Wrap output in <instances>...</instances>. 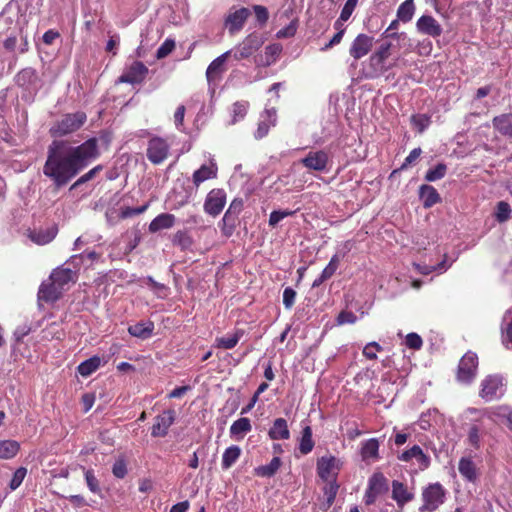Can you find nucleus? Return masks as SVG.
<instances>
[{
    "label": "nucleus",
    "instance_id": "obj_1",
    "mask_svg": "<svg viewBox=\"0 0 512 512\" xmlns=\"http://www.w3.org/2000/svg\"><path fill=\"white\" fill-rule=\"evenodd\" d=\"M86 121V113L76 111L62 115L49 128V134L55 140L48 146L43 174L57 188L67 185L100 156L99 142L95 137L89 138L79 145L57 139L77 132Z\"/></svg>",
    "mask_w": 512,
    "mask_h": 512
},
{
    "label": "nucleus",
    "instance_id": "obj_2",
    "mask_svg": "<svg viewBox=\"0 0 512 512\" xmlns=\"http://www.w3.org/2000/svg\"><path fill=\"white\" fill-rule=\"evenodd\" d=\"M446 499V490L439 482L429 484L422 491V505L419 507L420 512L436 511Z\"/></svg>",
    "mask_w": 512,
    "mask_h": 512
},
{
    "label": "nucleus",
    "instance_id": "obj_3",
    "mask_svg": "<svg viewBox=\"0 0 512 512\" xmlns=\"http://www.w3.org/2000/svg\"><path fill=\"white\" fill-rule=\"evenodd\" d=\"M504 393L505 382L501 374H489L481 381L479 396L486 402L499 399Z\"/></svg>",
    "mask_w": 512,
    "mask_h": 512
},
{
    "label": "nucleus",
    "instance_id": "obj_4",
    "mask_svg": "<svg viewBox=\"0 0 512 512\" xmlns=\"http://www.w3.org/2000/svg\"><path fill=\"white\" fill-rule=\"evenodd\" d=\"M394 47L392 42L383 41L377 49L370 55L369 64L373 68V72L367 74V78H375L387 72L391 66H386L385 63L391 55V50Z\"/></svg>",
    "mask_w": 512,
    "mask_h": 512
},
{
    "label": "nucleus",
    "instance_id": "obj_5",
    "mask_svg": "<svg viewBox=\"0 0 512 512\" xmlns=\"http://www.w3.org/2000/svg\"><path fill=\"white\" fill-rule=\"evenodd\" d=\"M478 369V357L476 353L468 351L459 361L456 379L458 382L470 384L475 379Z\"/></svg>",
    "mask_w": 512,
    "mask_h": 512
},
{
    "label": "nucleus",
    "instance_id": "obj_6",
    "mask_svg": "<svg viewBox=\"0 0 512 512\" xmlns=\"http://www.w3.org/2000/svg\"><path fill=\"white\" fill-rule=\"evenodd\" d=\"M170 154V144L167 139L153 136L147 143L146 156L154 165L162 164Z\"/></svg>",
    "mask_w": 512,
    "mask_h": 512
},
{
    "label": "nucleus",
    "instance_id": "obj_7",
    "mask_svg": "<svg viewBox=\"0 0 512 512\" xmlns=\"http://www.w3.org/2000/svg\"><path fill=\"white\" fill-rule=\"evenodd\" d=\"M343 462L333 455L318 458L316 464L317 475L322 481L336 479Z\"/></svg>",
    "mask_w": 512,
    "mask_h": 512
},
{
    "label": "nucleus",
    "instance_id": "obj_8",
    "mask_svg": "<svg viewBox=\"0 0 512 512\" xmlns=\"http://www.w3.org/2000/svg\"><path fill=\"white\" fill-rule=\"evenodd\" d=\"M227 195L224 189L214 188L210 190L204 201V211L212 216H218L226 205Z\"/></svg>",
    "mask_w": 512,
    "mask_h": 512
},
{
    "label": "nucleus",
    "instance_id": "obj_9",
    "mask_svg": "<svg viewBox=\"0 0 512 512\" xmlns=\"http://www.w3.org/2000/svg\"><path fill=\"white\" fill-rule=\"evenodd\" d=\"M262 44L263 40L261 36L257 33H251L237 45L233 57L236 60L247 59L257 52Z\"/></svg>",
    "mask_w": 512,
    "mask_h": 512
},
{
    "label": "nucleus",
    "instance_id": "obj_10",
    "mask_svg": "<svg viewBox=\"0 0 512 512\" xmlns=\"http://www.w3.org/2000/svg\"><path fill=\"white\" fill-rule=\"evenodd\" d=\"M148 72H149V70L143 62L134 61L119 76L117 82L118 83H127V84H132V85L140 84L145 80Z\"/></svg>",
    "mask_w": 512,
    "mask_h": 512
},
{
    "label": "nucleus",
    "instance_id": "obj_11",
    "mask_svg": "<svg viewBox=\"0 0 512 512\" xmlns=\"http://www.w3.org/2000/svg\"><path fill=\"white\" fill-rule=\"evenodd\" d=\"M374 37L365 33L358 34L351 42L349 47V55L358 61L367 56L373 48Z\"/></svg>",
    "mask_w": 512,
    "mask_h": 512
},
{
    "label": "nucleus",
    "instance_id": "obj_12",
    "mask_svg": "<svg viewBox=\"0 0 512 512\" xmlns=\"http://www.w3.org/2000/svg\"><path fill=\"white\" fill-rule=\"evenodd\" d=\"M175 421V411L172 409L163 411L162 414L154 418V423L151 427V436L165 437L168 434L169 428Z\"/></svg>",
    "mask_w": 512,
    "mask_h": 512
},
{
    "label": "nucleus",
    "instance_id": "obj_13",
    "mask_svg": "<svg viewBox=\"0 0 512 512\" xmlns=\"http://www.w3.org/2000/svg\"><path fill=\"white\" fill-rule=\"evenodd\" d=\"M397 459L402 462H410L416 460L421 470L427 469L431 464V459L419 445H413L411 448L403 451L397 456Z\"/></svg>",
    "mask_w": 512,
    "mask_h": 512
},
{
    "label": "nucleus",
    "instance_id": "obj_14",
    "mask_svg": "<svg viewBox=\"0 0 512 512\" xmlns=\"http://www.w3.org/2000/svg\"><path fill=\"white\" fill-rule=\"evenodd\" d=\"M64 293V289L49 277L48 280L42 282L38 290V300L46 303H53L59 300Z\"/></svg>",
    "mask_w": 512,
    "mask_h": 512
},
{
    "label": "nucleus",
    "instance_id": "obj_15",
    "mask_svg": "<svg viewBox=\"0 0 512 512\" xmlns=\"http://www.w3.org/2000/svg\"><path fill=\"white\" fill-rule=\"evenodd\" d=\"M51 280L55 281L64 291L68 290L70 284L76 283L78 270H72L63 266L55 268L50 274Z\"/></svg>",
    "mask_w": 512,
    "mask_h": 512
},
{
    "label": "nucleus",
    "instance_id": "obj_16",
    "mask_svg": "<svg viewBox=\"0 0 512 512\" xmlns=\"http://www.w3.org/2000/svg\"><path fill=\"white\" fill-rule=\"evenodd\" d=\"M328 162L329 156L323 150L310 151L303 159H301V164L304 167L319 172L327 169Z\"/></svg>",
    "mask_w": 512,
    "mask_h": 512
},
{
    "label": "nucleus",
    "instance_id": "obj_17",
    "mask_svg": "<svg viewBox=\"0 0 512 512\" xmlns=\"http://www.w3.org/2000/svg\"><path fill=\"white\" fill-rule=\"evenodd\" d=\"M417 31L432 38H438L443 32L441 24L431 15H422L416 22Z\"/></svg>",
    "mask_w": 512,
    "mask_h": 512
},
{
    "label": "nucleus",
    "instance_id": "obj_18",
    "mask_svg": "<svg viewBox=\"0 0 512 512\" xmlns=\"http://www.w3.org/2000/svg\"><path fill=\"white\" fill-rule=\"evenodd\" d=\"M250 14V10L245 7L231 12L225 20V25L228 28L229 33L233 35L239 32L244 27V24Z\"/></svg>",
    "mask_w": 512,
    "mask_h": 512
},
{
    "label": "nucleus",
    "instance_id": "obj_19",
    "mask_svg": "<svg viewBox=\"0 0 512 512\" xmlns=\"http://www.w3.org/2000/svg\"><path fill=\"white\" fill-rule=\"evenodd\" d=\"M58 233L56 224H52L47 228H40L38 230H28V238L37 245H46L53 241Z\"/></svg>",
    "mask_w": 512,
    "mask_h": 512
},
{
    "label": "nucleus",
    "instance_id": "obj_20",
    "mask_svg": "<svg viewBox=\"0 0 512 512\" xmlns=\"http://www.w3.org/2000/svg\"><path fill=\"white\" fill-rule=\"evenodd\" d=\"M277 114L275 108L265 109L260 116L257 130L255 132L256 139H262L268 135L271 127L276 125Z\"/></svg>",
    "mask_w": 512,
    "mask_h": 512
},
{
    "label": "nucleus",
    "instance_id": "obj_21",
    "mask_svg": "<svg viewBox=\"0 0 512 512\" xmlns=\"http://www.w3.org/2000/svg\"><path fill=\"white\" fill-rule=\"evenodd\" d=\"M458 470L462 478L467 482L476 483L479 478V469L471 456L460 458Z\"/></svg>",
    "mask_w": 512,
    "mask_h": 512
},
{
    "label": "nucleus",
    "instance_id": "obj_22",
    "mask_svg": "<svg viewBox=\"0 0 512 512\" xmlns=\"http://www.w3.org/2000/svg\"><path fill=\"white\" fill-rule=\"evenodd\" d=\"M218 167L215 163L210 165H202L199 169L194 171L192 175V182L198 188L204 181L217 178Z\"/></svg>",
    "mask_w": 512,
    "mask_h": 512
},
{
    "label": "nucleus",
    "instance_id": "obj_23",
    "mask_svg": "<svg viewBox=\"0 0 512 512\" xmlns=\"http://www.w3.org/2000/svg\"><path fill=\"white\" fill-rule=\"evenodd\" d=\"M414 494L408 491L407 486L398 481H392V499L396 501L399 507H403L406 503L412 501Z\"/></svg>",
    "mask_w": 512,
    "mask_h": 512
},
{
    "label": "nucleus",
    "instance_id": "obj_24",
    "mask_svg": "<svg viewBox=\"0 0 512 512\" xmlns=\"http://www.w3.org/2000/svg\"><path fill=\"white\" fill-rule=\"evenodd\" d=\"M379 441L376 438H370L361 443L360 455L363 461H377L380 459L379 455Z\"/></svg>",
    "mask_w": 512,
    "mask_h": 512
},
{
    "label": "nucleus",
    "instance_id": "obj_25",
    "mask_svg": "<svg viewBox=\"0 0 512 512\" xmlns=\"http://www.w3.org/2000/svg\"><path fill=\"white\" fill-rule=\"evenodd\" d=\"M244 334L245 331L243 329H236L231 334L217 337L214 342V347L224 350L233 349L244 336Z\"/></svg>",
    "mask_w": 512,
    "mask_h": 512
},
{
    "label": "nucleus",
    "instance_id": "obj_26",
    "mask_svg": "<svg viewBox=\"0 0 512 512\" xmlns=\"http://www.w3.org/2000/svg\"><path fill=\"white\" fill-rule=\"evenodd\" d=\"M493 128L501 135L512 138V113H503L492 119Z\"/></svg>",
    "mask_w": 512,
    "mask_h": 512
},
{
    "label": "nucleus",
    "instance_id": "obj_27",
    "mask_svg": "<svg viewBox=\"0 0 512 512\" xmlns=\"http://www.w3.org/2000/svg\"><path fill=\"white\" fill-rule=\"evenodd\" d=\"M268 436L272 440H287L290 438V431L286 419L277 418L274 420L268 431Z\"/></svg>",
    "mask_w": 512,
    "mask_h": 512
},
{
    "label": "nucleus",
    "instance_id": "obj_28",
    "mask_svg": "<svg viewBox=\"0 0 512 512\" xmlns=\"http://www.w3.org/2000/svg\"><path fill=\"white\" fill-rule=\"evenodd\" d=\"M176 218L170 213H161L157 215L149 224V232L156 233L163 229H170L174 226Z\"/></svg>",
    "mask_w": 512,
    "mask_h": 512
},
{
    "label": "nucleus",
    "instance_id": "obj_29",
    "mask_svg": "<svg viewBox=\"0 0 512 512\" xmlns=\"http://www.w3.org/2000/svg\"><path fill=\"white\" fill-rule=\"evenodd\" d=\"M39 81L37 72L32 68L22 69L16 75V83L18 86L30 89L34 88Z\"/></svg>",
    "mask_w": 512,
    "mask_h": 512
},
{
    "label": "nucleus",
    "instance_id": "obj_30",
    "mask_svg": "<svg viewBox=\"0 0 512 512\" xmlns=\"http://www.w3.org/2000/svg\"><path fill=\"white\" fill-rule=\"evenodd\" d=\"M230 54L231 51H226L209 64L206 70V77L208 81L216 79L222 72L225 71L224 64Z\"/></svg>",
    "mask_w": 512,
    "mask_h": 512
},
{
    "label": "nucleus",
    "instance_id": "obj_31",
    "mask_svg": "<svg viewBox=\"0 0 512 512\" xmlns=\"http://www.w3.org/2000/svg\"><path fill=\"white\" fill-rule=\"evenodd\" d=\"M419 196L423 202L424 208H431L441 202L438 191L431 185H422L419 189Z\"/></svg>",
    "mask_w": 512,
    "mask_h": 512
},
{
    "label": "nucleus",
    "instance_id": "obj_32",
    "mask_svg": "<svg viewBox=\"0 0 512 512\" xmlns=\"http://www.w3.org/2000/svg\"><path fill=\"white\" fill-rule=\"evenodd\" d=\"M486 434L482 423H471L467 432V443L475 450L481 448V439Z\"/></svg>",
    "mask_w": 512,
    "mask_h": 512
},
{
    "label": "nucleus",
    "instance_id": "obj_33",
    "mask_svg": "<svg viewBox=\"0 0 512 512\" xmlns=\"http://www.w3.org/2000/svg\"><path fill=\"white\" fill-rule=\"evenodd\" d=\"M153 330L154 323L152 321L138 322L128 328V332L131 336L141 339L149 338L152 335Z\"/></svg>",
    "mask_w": 512,
    "mask_h": 512
},
{
    "label": "nucleus",
    "instance_id": "obj_34",
    "mask_svg": "<svg viewBox=\"0 0 512 512\" xmlns=\"http://www.w3.org/2000/svg\"><path fill=\"white\" fill-rule=\"evenodd\" d=\"M502 343L506 348L512 350V307L503 316Z\"/></svg>",
    "mask_w": 512,
    "mask_h": 512
},
{
    "label": "nucleus",
    "instance_id": "obj_35",
    "mask_svg": "<svg viewBox=\"0 0 512 512\" xmlns=\"http://www.w3.org/2000/svg\"><path fill=\"white\" fill-rule=\"evenodd\" d=\"M282 465L279 457H273L269 464L261 465L254 469V475L258 477H273Z\"/></svg>",
    "mask_w": 512,
    "mask_h": 512
},
{
    "label": "nucleus",
    "instance_id": "obj_36",
    "mask_svg": "<svg viewBox=\"0 0 512 512\" xmlns=\"http://www.w3.org/2000/svg\"><path fill=\"white\" fill-rule=\"evenodd\" d=\"M325 482L326 485L323 488V493L326 497V501L322 504L321 509L328 510L333 505L340 486L336 479H331Z\"/></svg>",
    "mask_w": 512,
    "mask_h": 512
},
{
    "label": "nucleus",
    "instance_id": "obj_37",
    "mask_svg": "<svg viewBox=\"0 0 512 512\" xmlns=\"http://www.w3.org/2000/svg\"><path fill=\"white\" fill-rule=\"evenodd\" d=\"M315 446V442L312 438V428L306 425L302 428L301 438L299 441V451L302 455L309 454Z\"/></svg>",
    "mask_w": 512,
    "mask_h": 512
},
{
    "label": "nucleus",
    "instance_id": "obj_38",
    "mask_svg": "<svg viewBox=\"0 0 512 512\" xmlns=\"http://www.w3.org/2000/svg\"><path fill=\"white\" fill-rule=\"evenodd\" d=\"M252 429L251 422L246 417H241L234 421L230 427V434L237 439H242L245 434L250 432Z\"/></svg>",
    "mask_w": 512,
    "mask_h": 512
},
{
    "label": "nucleus",
    "instance_id": "obj_39",
    "mask_svg": "<svg viewBox=\"0 0 512 512\" xmlns=\"http://www.w3.org/2000/svg\"><path fill=\"white\" fill-rule=\"evenodd\" d=\"M221 232L224 236L230 237L233 235L237 223H238V216L235 214V212L226 211L222 220H221Z\"/></svg>",
    "mask_w": 512,
    "mask_h": 512
},
{
    "label": "nucleus",
    "instance_id": "obj_40",
    "mask_svg": "<svg viewBox=\"0 0 512 512\" xmlns=\"http://www.w3.org/2000/svg\"><path fill=\"white\" fill-rule=\"evenodd\" d=\"M20 450L19 442L15 440H0V459H11Z\"/></svg>",
    "mask_w": 512,
    "mask_h": 512
},
{
    "label": "nucleus",
    "instance_id": "obj_41",
    "mask_svg": "<svg viewBox=\"0 0 512 512\" xmlns=\"http://www.w3.org/2000/svg\"><path fill=\"white\" fill-rule=\"evenodd\" d=\"M101 365V359L98 356H93L82 363H80L77 367L78 373L82 377H88L92 373H94Z\"/></svg>",
    "mask_w": 512,
    "mask_h": 512
},
{
    "label": "nucleus",
    "instance_id": "obj_42",
    "mask_svg": "<svg viewBox=\"0 0 512 512\" xmlns=\"http://www.w3.org/2000/svg\"><path fill=\"white\" fill-rule=\"evenodd\" d=\"M415 13L414 0H405L402 2L397 9V18L407 23L412 20Z\"/></svg>",
    "mask_w": 512,
    "mask_h": 512
},
{
    "label": "nucleus",
    "instance_id": "obj_43",
    "mask_svg": "<svg viewBox=\"0 0 512 512\" xmlns=\"http://www.w3.org/2000/svg\"><path fill=\"white\" fill-rule=\"evenodd\" d=\"M241 455V449L237 445L228 447L222 455V468L229 469L239 459Z\"/></svg>",
    "mask_w": 512,
    "mask_h": 512
},
{
    "label": "nucleus",
    "instance_id": "obj_44",
    "mask_svg": "<svg viewBox=\"0 0 512 512\" xmlns=\"http://www.w3.org/2000/svg\"><path fill=\"white\" fill-rule=\"evenodd\" d=\"M172 243L181 250H187L192 246L193 238L186 230H179L173 235Z\"/></svg>",
    "mask_w": 512,
    "mask_h": 512
},
{
    "label": "nucleus",
    "instance_id": "obj_45",
    "mask_svg": "<svg viewBox=\"0 0 512 512\" xmlns=\"http://www.w3.org/2000/svg\"><path fill=\"white\" fill-rule=\"evenodd\" d=\"M512 414V411L507 406H497L494 408H487L486 418L496 422L497 418H506L509 423V415Z\"/></svg>",
    "mask_w": 512,
    "mask_h": 512
},
{
    "label": "nucleus",
    "instance_id": "obj_46",
    "mask_svg": "<svg viewBox=\"0 0 512 512\" xmlns=\"http://www.w3.org/2000/svg\"><path fill=\"white\" fill-rule=\"evenodd\" d=\"M447 173V165L444 163H438L434 168L429 169L425 174V180L428 182H434L445 177Z\"/></svg>",
    "mask_w": 512,
    "mask_h": 512
},
{
    "label": "nucleus",
    "instance_id": "obj_47",
    "mask_svg": "<svg viewBox=\"0 0 512 512\" xmlns=\"http://www.w3.org/2000/svg\"><path fill=\"white\" fill-rule=\"evenodd\" d=\"M386 482L387 480L382 473H375L369 480L368 488L380 494L387 488Z\"/></svg>",
    "mask_w": 512,
    "mask_h": 512
},
{
    "label": "nucleus",
    "instance_id": "obj_48",
    "mask_svg": "<svg viewBox=\"0 0 512 512\" xmlns=\"http://www.w3.org/2000/svg\"><path fill=\"white\" fill-rule=\"evenodd\" d=\"M102 170H103V166L102 165H97V166L93 167L88 172H86L85 174L80 176L74 182V184L71 186V189L77 188V187H79V186H81V185H83V184L93 180L96 177V175L98 173H100Z\"/></svg>",
    "mask_w": 512,
    "mask_h": 512
},
{
    "label": "nucleus",
    "instance_id": "obj_49",
    "mask_svg": "<svg viewBox=\"0 0 512 512\" xmlns=\"http://www.w3.org/2000/svg\"><path fill=\"white\" fill-rule=\"evenodd\" d=\"M410 120L419 133L424 132L431 122V118L427 114H414Z\"/></svg>",
    "mask_w": 512,
    "mask_h": 512
},
{
    "label": "nucleus",
    "instance_id": "obj_50",
    "mask_svg": "<svg viewBox=\"0 0 512 512\" xmlns=\"http://www.w3.org/2000/svg\"><path fill=\"white\" fill-rule=\"evenodd\" d=\"M511 208L510 205L505 201L497 203L495 217L499 223L506 222L510 218Z\"/></svg>",
    "mask_w": 512,
    "mask_h": 512
},
{
    "label": "nucleus",
    "instance_id": "obj_51",
    "mask_svg": "<svg viewBox=\"0 0 512 512\" xmlns=\"http://www.w3.org/2000/svg\"><path fill=\"white\" fill-rule=\"evenodd\" d=\"M339 262H340V257L338 254H334L328 265L323 269L321 275H322V278H325L326 280L330 279L334 274L335 272L337 271L338 267H339Z\"/></svg>",
    "mask_w": 512,
    "mask_h": 512
},
{
    "label": "nucleus",
    "instance_id": "obj_52",
    "mask_svg": "<svg viewBox=\"0 0 512 512\" xmlns=\"http://www.w3.org/2000/svg\"><path fill=\"white\" fill-rule=\"evenodd\" d=\"M149 203H145L144 205L142 206H139V207H123L121 208L120 210V214H119V217L121 219H127V218H130V217H133L135 215H140L142 213H144L148 207H149Z\"/></svg>",
    "mask_w": 512,
    "mask_h": 512
},
{
    "label": "nucleus",
    "instance_id": "obj_53",
    "mask_svg": "<svg viewBox=\"0 0 512 512\" xmlns=\"http://www.w3.org/2000/svg\"><path fill=\"white\" fill-rule=\"evenodd\" d=\"M248 103L247 102H236L233 104L232 113L233 120L232 124L244 119L247 114Z\"/></svg>",
    "mask_w": 512,
    "mask_h": 512
},
{
    "label": "nucleus",
    "instance_id": "obj_54",
    "mask_svg": "<svg viewBox=\"0 0 512 512\" xmlns=\"http://www.w3.org/2000/svg\"><path fill=\"white\" fill-rule=\"evenodd\" d=\"M296 211L291 210H274L269 216V226L275 227L281 220L288 216H292Z\"/></svg>",
    "mask_w": 512,
    "mask_h": 512
},
{
    "label": "nucleus",
    "instance_id": "obj_55",
    "mask_svg": "<svg viewBox=\"0 0 512 512\" xmlns=\"http://www.w3.org/2000/svg\"><path fill=\"white\" fill-rule=\"evenodd\" d=\"M175 49V41L167 38L157 49L156 58L163 59L167 57Z\"/></svg>",
    "mask_w": 512,
    "mask_h": 512
},
{
    "label": "nucleus",
    "instance_id": "obj_56",
    "mask_svg": "<svg viewBox=\"0 0 512 512\" xmlns=\"http://www.w3.org/2000/svg\"><path fill=\"white\" fill-rule=\"evenodd\" d=\"M383 350L382 346L375 342H369L364 348H363V355L369 359V360H375L377 359V352H381Z\"/></svg>",
    "mask_w": 512,
    "mask_h": 512
},
{
    "label": "nucleus",
    "instance_id": "obj_57",
    "mask_svg": "<svg viewBox=\"0 0 512 512\" xmlns=\"http://www.w3.org/2000/svg\"><path fill=\"white\" fill-rule=\"evenodd\" d=\"M127 464L124 458H118L112 467L113 475L118 479H123L127 475Z\"/></svg>",
    "mask_w": 512,
    "mask_h": 512
},
{
    "label": "nucleus",
    "instance_id": "obj_58",
    "mask_svg": "<svg viewBox=\"0 0 512 512\" xmlns=\"http://www.w3.org/2000/svg\"><path fill=\"white\" fill-rule=\"evenodd\" d=\"M26 474H27V469L25 467H19L14 472L12 479L9 483L10 489L16 490L22 484Z\"/></svg>",
    "mask_w": 512,
    "mask_h": 512
},
{
    "label": "nucleus",
    "instance_id": "obj_59",
    "mask_svg": "<svg viewBox=\"0 0 512 512\" xmlns=\"http://www.w3.org/2000/svg\"><path fill=\"white\" fill-rule=\"evenodd\" d=\"M85 480H86L87 486L91 492H93V493L100 492L99 481L96 478L93 470L85 471Z\"/></svg>",
    "mask_w": 512,
    "mask_h": 512
},
{
    "label": "nucleus",
    "instance_id": "obj_60",
    "mask_svg": "<svg viewBox=\"0 0 512 512\" xmlns=\"http://www.w3.org/2000/svg\"><path fill=\"white\" fill-rule=\"evenodd\" d=\"M253 11L256 16L257 22L262 26L265 25L269 19V12L265 6L262 5H254Z\"/></svg>",
    "mask_w": 512,
    "mask_h": 512
},
{
    "label": "nucleus",
    "instance_id": "obj_61",
    "mask_svg": "<svg viewBox=\"0 0 512 512\" xmlns=\"http://www.w3.org/2000/svg\"><path fill=\"white\" fill-rule=\"evenodd\" d=\"M405 343L408 348L413 350H419L423 345L422 338L414 332L407 334Z\"/></svg>",
    "mask_w": 512,
    "mask_h": 512
},
{
    "label": "nucleus",
    "instance_id": "obj_62",
    "mask_svg": "<svg viewBox=\"0 0 512 512\" xmlns=\"http://www.w3.org/2000/svg\"><path fill=\"white\" fill-rule=\"evenodd\" d=\"M337 324H354L357 321V316L352 311L343 310L337 316Z\"/></svg>",
    "mask_w": 512,
    "mask_h": 512
},
{
    "label": "nucleus",
    "instance_id": "obj_63",
    "mask_svg": "<svg viewBox=\"0 0 512 512\" xmlns=\"http://www.w3.org/2000/svg\"><path fill=\"white\" fill-rule=\"evenodd\" d=\"M296 299V292L291 287H286L283 291V305L286 309H291L294 306Z\"/></svg>",
    "mask_w": 512,
    "mask_h": 512
},
{
    "label": "nucleus",
    "instance_id": "obj_64",
    "mask_svg": "<svg viewBox=\"0 0 512 512\" xmlns=\"http://www.w3.org/2000/svg\"><path fill=\"white\" fill-rule=\"evenodd\" d=\"M359 0H347L340 13L341 20H348L355 10Z\"/></svg>",
    "mask_w": 512,
    "mask_h": 512
}]
</instances>
